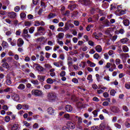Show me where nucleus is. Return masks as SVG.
Here are the masks:
<instances>
[{
	"label": "nucleus",
	"mask_w": 130,
	"mask_h": 130,
	"mask_svg": "<svg viewBox=\"0 0 130 130\" xmlns=\"http://www.w3.org/2000/svg\"><path fill=\"white\" fill-rule=\"evenodd\" d=\"M105 67L107 69H110V67H111V63L107 62Z\"/></svg>",
	"instance_id": "nucleus-61"
},
{
	"label": "nucleus",
	"mask_w": 130,
	"mask_h": 130,
	"mask_svg": "<svg viewBox=\"0 0 130 130\" xmlns=\"http://www.w3.org/2000/svg\"><path fill=\"white\" fill-rule=\"evenodd\" d=\"M11 120V118L9 116H7L5 117V121L6 122H9Z\"/></svg>",
	"instance_id": "nucleus-57"
},
{
	"label": "nucleus",
	"mask_w": 130,
	"mask_h": 130,
	"mask_svg": "<svg viewBox=\"0 0 130 130\" xmlns=\"http://www.w3.org/2000/svg\"><path fill=\"white\" fill-rule=\"evenodd\" d=\"M34 26H36V27H38V26H40V21H35Z\"/></svg>",
	"instance_id": "nucleus-58"
},
{
	"label": "nucleus",
	"mask_w": 130,
	"mask_h": 130,
	"mask_svg": "<svg viewBox=\"0 0 130 130\" xmlns=\"http://www.w3.org/2000/svg\"><path fill=\"white\" fill-rule=\"evenodd\" d=\"M16 108L17 109H18V110H20L21 108H23V105H21V104L17 105V106H16Z\"/></svg>",
	"instance_id": "nucleus-53"
},
{
	"label": "nucleus",
	"mask_w": 130,
	"mask_h": 130,
	"mask_svg": "<svg viewBox=\"0 0 130 130\" xmlns=\"http://www.w3.org/2000/svg\"><path fill=\"white\" fill-rule=\"evenodd\" d=\"M111 68L109 69V72H113V71L116 69V65H115L114 63H111Z\"/></svg>",
	"instance_id": "nucleus-20"
},
{
	"label": "nucleus",
	"mask_w": 130,
	"mask_h": 130,
	"mask_svg": "<svg viewBox=\"0 0 130 130\" xmlns=\"http://www.w3.org/2000/svg\"><path fill=\"white\" fill-rule=\"evenodd\" d=\"M110 110L112 112H113V113H118V112H119V109L115 106L111 107Z\"/></svg>",
	"instance_id": "nucleus-8"
},
{
	"label": "nucleus",
	"mask_w": 130,
	"mask_h": 130,
	"mask_svg": "<svg viewBox=\"0 0 130 130\" xmlns=\"http://www.w3.org/2000/svg\"><path fill=\"white\" fill-rule=\"evenodd\" d=\"M10 43L12 46H16V45H17V41H16V40H13V41L11 42Z\"/></svg>",
	"instance_id": "nucleus-42"
},
{
	"label": "nucleus",
	"mask_w": 130,
	"mask_h": 130,
	"mask_svg": "<svg viewBox=\"0 0 130 130\" xmlns=\"http://www.w3.org/2000/svg\"><path fill=\"white\" fill-rule=\"evenodd\" d=\"M116 93V91L114 89H112L110 91V95L111 96H114Z\"/></svg>",
	"instance_id": "nucleus-46"
},
{
	"label": "nucleus",
	"mask_w": 130,
	"mask_h": 130,
	"mask_svg": "<svg viewBox=\"0 0 130 130\" xmlns=\"http://www.w3.org/2000/svg\"><path fill=\"white\" fill-rule=\"evenodd\" d=\"M35 30V27H34V26H32L29 29V32L30 34H32L34 31Z\"/></svg>",
	"instance_id": "nucleus-40"
},
{
	"label": "nucleus",
	"mask_w": 130,
	"mask_h": 130,
	"mask_svg": "<svg viewBox=\"0 0 130 130\" xmlns=\"http://www.w3.org/2000/svg\"><path fill=\"white\" fill-rule=\"evenodd\" d=\"M24 44V40H23V39L19 38L17 40V46L18 47H21V46H23Z\"/></svg>",
	"instance_id": "nucleus-9"
},
{
	"label": "nucleus",
	"mask_w": 130,
	"mask_h": 130,
	"mask_svg": "<svg viewBox=\"0 0 130 130\" xmlns=\"http://www.w3.org/2000/svg\"><path fill=\"white\" fill-rule=\"evenodd\" d=\"M38 78V80L41 82H44V80H45V76L39 75Z\"/></svg>",
	"instance_id": "nucleus-26"
},
{
	"label": "nucleus",
	"mask_w": 130,
	"mask_h": 130,
	"mask_svg": "<svg viewBox=\"0 0 130 130\" xmlns=\"http://www.w3.org/2000/svg\"><path fill=\"white\" fill-rule=\"evenodd\" d=\"M22 109L28 110L29 109V105L26 104L22 105Z\"/></svg>",
	"instance_id": "nucleus-39"
},
{
	"label": "nucleus",
	"mask_w": 130,
	"mask_h": 130,
	"mask_svg": "<svg viewBox=\"0 0 130 130\" xmlns=\"http://www.w3.org/2000/svg\"><path fill=\"white\" fill-rule=\"evenodd\" d=\"M48 99L50 101H54L56 99V94L54 93H49L48 94Z\"/></svg>",
	"instance_id": "nucleus-4"
},
{
	"label": "nucleus",
	"mask_w": 130,
	"mask_h": 130,
	"mask_svg": "<svg viewBox=\"0 0 130 130\" xmlns=\"http://www.w3.org/2000/svg\"><path fill=\"white\" fill-rule=\"evenodd\" d=\"M37 30L38 32H39L40 31H45V28H44V27H42V26H40L37 27Z\"/></svg>",
	"instance_id": "nucleus-44"
},
{
	"label": "nucleus",
	"mask_w": 130,
	"mask_h": 130,
	"mask_svg": "<svg viewBox=\"0 0 130 130\" xmlns=\"http://www.w3.org/2000/svg\"><path fill=\"white\" fill-rule=\"evenodd\" d=\"M93 57L95 58V59H99V57H100V56L98 53H95L94 54Z\"/></svg>",
	"instance_id": "nucleus-52"
},
{
	"label": "nucleus",
	"mask_w": 130,
	"mask_h": 130,
	"mask_svg": "<svg viewBox=\"0 0 130 130\" xmlns=\"http://www.w3.org/2000/svg\"><path fill=\"white\" fill-rule=\"evenodd\" d=\"M108 54L109 55H110V56H112V57H114V55H113V54H114V51H113V50H110L108 52Z\"/></svg>",
	"instance_id": "nucleus-41"
},
{
	"label": "nucleus",
	"mask_w": 130,
	"mask_h": 130,
	"mask_svg": "<svg viewBox=\"0 0 130 130\" xmlns=\"http://www.w3.org/2000/svg\"><path fill=\"white\" fill-rule=\"evenodd\" d=\"M63 29H64V32H67V31L70 30V25L69 24V22H66L65 23Z\"/></svg>",
	"instance_id": "nucleus-18"
},
{
	"label": "nucleus",
	"mask_w": 130,
	"mask_h": 130,
	"mask_svg": "<svg viewBox=\"0 0 130 130\" xmlns=\"http://www.w3.org/2000/svg\"><path fill=\"white\" fill-rule=\"evenodd\" d=\"M67 126L69 128L74 129V128H76V123L71 121L68 122Z\"/></svg>",
	"instance_id": "nucleus-5"
},
{
	"label": "nucleus",
	"mask_w": 130,
	"mask_h": 130,
	"mask_svg": "<svg viewBox=\"0 0 130 130\" xmlns=\"http://www.w3.org/2000/svg\"><path fill=\"white\" fill-rule=\"evenodd\" d=\"M125 88L128 90L130 89V82H127L125 84Z\"/></svg>",
	"instance_id": "nucleus-43"
},
{
	"label": "nucleus",
	"mask_w": 130,
	"mask_h": 130,
	"mask_svg": "<svg viewBox=\"0 0 130 130\" xmlns=\"http://www.w3.org/2000/svg\"><path fill=\"white\" fill-rule=\"evenodd\" d=\"M129 39L125 38L123 39H122L120 40V42H121V43H122V44H125L126 43H127V42H128Z\"/></svg>",
	"instance_id": "nucleus-19"
},
{
	"label": "nucleus",
	"mask_w": 130,
	"mask_h": 130,
	"mask_svg": "<svg viewBox=\"0 0 130 130\" xmlns=\"http://www.w3.org/2000/svg\"><path fill=\"white\" fill-rule=\"evenodd\" d=\"M87 80L89 81V83H92V82H93V78H92V75L91 74L88 75L87 78Z\"/></svg>",
	"instance_id": "nucleus-31"
},
{
	"label": "nucleus",
	"mask_w": 130,
	"mask_h": 130,
	"mask_svg": "<svg viewBox=\"0 0 130 130\" xmlns=\"http://www.w3.org/2000/svg\"><path fill=\"white\" fill-rule=\"evenodd\" d=\"M91 130H100L99 127L98 126H93L91 127Z\"/></svg>",
	"instance_id": "nucleus-48"
},
{
	"label": "nucleus",
	"mask_w": 130,
	"mask_h": 130,
	"mask_svg": "<svg viewBox=\"0 0 130 130\" xmlns=\"http://www.w3.org/2000/svg\"><path fill=\"white\" fill-rule=\"evenodd\" d=\"M31 94L32 95H35V96H40L43 95V92H42V90H38V89L32 90L31 91Z\"/></svg>",
	"instance_id": "nucleus-2"
},
{
	"label": "nucleus",
	"mask_w": 130,
	"mask_h": 130,
	"mask_svg": "<svg viewBox=\"0 0 130 130\" xmlns=\"http://www.w3.org/2000/svg\"><path fill=\"white\" fill-rule=\"evenodd\" d=\"M121 60L119 58H116L115 60V62H116V64H120V62H121Z\"/></svg>",
	"instance_id": "nucleus-54"
},
{
	"label": "nucleus",
	"mask_w": 130,
	"mask_h": 130,
	"mask_svg": "<svg viewBox=\"0 0 130 130\" xmlns=\"http://www.w3.org/2000/svg\"><path fill=\"white\" fill-rule=\"evenodd\" d=\"M122 109L124 110V111H126V112H127V111H128V108L126 106H123Z\"/></svg>",
	"instance_id": "nucleus-55"
},
{
	"label": "nucleus",
	"mask_w": 130,
	"mask_h": 130,
	"mask_svg": "<svg viewBox=\"0 0 130 130\" xmlns=\"http://www.w3.org/2000/svg\"><path fill=\"white\" fill-rule=\"evenodd\" d=\"M55 17H56V14L50 13L48 15L47 19H48V20H50V19H52L53 18H55Z\"/></svg>",
	"instance_id": "nucleus-16"
},
{
	"label": "nucleus",
	"mask_w": 130,
	"mask_h": 130,
	"mask_svg": "<svg viewBox=\"0 0 130 130\" xmlns=\"http://www.w3.org/2000/svg\"><path fill=\"white\" fill-rule=\"evenodd\" d=\"M76 127L77 128H79V129L83 130V126L81 125L80 123H77V124L76 125Z\"/></svg>",
	"instance_id": "nucleus-49"
},
{
	"label": "nucleus",
	"mask_w": 130,
	"mask_h": 130,
	"mask_svg": "<svg viewBox=\"0 0 130 130\" xmlns=\"http://www.w3.org/2000/svg\"><path fill=\"white\" fill-rule=\"evenodd\" d=\"M64 117L65 118H67L68 120H70V114H66L64 115Z\"/></svg>",
	"instance_id": "nucleus-64"
},
{
	"label": "nucleus",
	"mask_w": 130,
	"mask_h": 130,
	"mask_svg": "<svg viewBox=\"0 0 130 130\" xmlns=\"http://www.w3.org/2000/svg\"><path fill=\"white\" fill-rule=\"evenodd\" d=\"M123 24L124 25V26H129V20L128 19L123 20Z\"/></svg>",
	"instance_id": "nucleus-27"
},
{
	"label": "nucleus",
	"mask_w": 130,
	"mask_h": 130,
	"mask_svg": "<svg viewBox=\"0 0 130 130\" xmlns=\"http://www.w3.org/2000/svg\"><path fill=\"white\" fill-rule=\"evenodd\" d=\"M79 3L83 5V6H90L92 4V2L90 0H79Z\"/></svg>",
	"instance_id": "nucleus-3"
},
{
	"label": "nucleus",
	"mask_w": 130,
	"mask_h": 130,
	"mask_svg": "<svg viewBox=\"0 0 130 130\" xmlns=\"http://www.w3.org/2000/svg\"><path fill=\"white\" fill-rule=\"evenodd\" d=\"M61 13L63 16H67V17H69V16H70V11H69V10H67L66 11L62 12Z\"/></svg>",
	"instance_id": "nucleus-33"
},
{
	"label": "nucleus",
	"mask_w": 130,
	"mask_h": 130,
	"mask_svg": "<svg viewBox=\"0 0 130 130\" xmlns=\"http://www.w3.org/2000/svg\"><path fill=\"white\" fill-rule=\"evenodd\" d=\"M44 88L46 89V90H49V89L51 88V85L49 84H46L45 85H44Z\"/></svg>",
	"instance_id": "nucleus-45"
},
{
	"label": "nucleus",
	"mask_w": 130,
	"mask_h": 130,
	"mask_svg": "<svg viewBox=\"0 0 130 130\" xmlns=\"http://www.w3.org/2000/svg\"><path fill=\"white\" fill-rule=\"evenodd\" d=\"M95 50L97 52H101L102 51V47L100 45H97L95 47Z\"/></svg>",
	"instance_id": "nucleus-25"
},
{
	"label": "nucleus",
	"mask_w": 130,
	"mask_h": 130,
	"mask_svg": "<svg viewBox=\"0 0 130 130\" xmlns=\"http://www.w3.org/2000/svg\"><path fill=\"white\" fill-rule=\"evenodd\" d=\"M115 13L118 16H122V15H124V14H125V11L122 10H117Z\"/></svg>",
	"instance_id": "nucleus-10"
},
{
	"label": "nucleus",
	"mask_w": 130,
	"mask_h": 130,
	"mask_svg": "<svg viewBox=\"0 0 130 130\" xmlns=\"http://www.w3.org/2000/svg\"><path fill=\"white\" fill-rule=\"evenodd\" d=\"M2 67L3 68H5L6 69H9L10 68V66L9 65V63H8V62L3 63L2 64Z\"/></svg>",
	"instance_id": "nucleus-35"
},
{
	"label": "nucleus",
	"mask_w": 130,
	"mask_h": 130,
	"mask_svg": "<svg viewBox=\"0 0 130 130\" xmlns=\"http://www.w3.org/2000/svg\"><path fill=\"white\" fill-rule=\"evenodd\" d=\"M6 84L8 86H11L12 85V78L9 75L6 77Z\"/></svg>",
	"instance_id": "nucleus-7"
},
{
	"label": "nucleus",
	"mask_w": 130,
	"mask_h": 130,
	"mask_svg": "<svg viewBox=\"0 0 130 130\" xmlns=\"http://www.w3.org/2000/svg\"><path fill=\"white\" fill-rule=\"evenodd\" d=\"M122 50L123 51V52H128V47H127V46L126 45H123L122 46Z\"/></svg>",
	"instance_id": "nucleus-30"
},
{
	"label": "nucleus",
	"mask_w": 130,
	"mask_h": 130,
	"mask_svg": "<svg viewBox=\"0 0 130 130\" xmlns=\"http://www.w3.org/2000/svg\"><path fill=\"white\" fill-rule=\"evenodd\" d=\"M31 82L34 84V85H38L39 84L38 80H32Z\"/></svg>",
	"instance_id": "nucleus-51"
},
{
	"label": "nucleus",
	"mask_w": 130,
	"mask_h": 130,
	"mask_svg": "<svg viewBox=\"0 0 130 130\" xmlns=\"http://www.w3.org/2000/svg\"><path fill=\"white\" fill-rule=\"evenodd\" d=\"M103 24L106 27H109L110 26V22L108 20H106L104 21Z\"/></svg>",
	"instance_id": "nucleus-28"
},
{
	"label": "nucleus",
	"mask_w": 130,
	"mask_h": 130,
	"mask_svg": "<svg viewBox=\"0 0 130 130\" xmlns=\"http://www.w3.org/2000/svg\"><path fill=\"white\" fill-rule=\"evenodd\" d=\"M8 16L11 19H15L17 17V13L14 12H9L8 14Z\"/></svg>",
	"instance_id": "nucleus-6"
},
{
	"label": "nucleus",
	"mask_w": 130,
	"mask_h": 130,
	"mask_svg": "<svg viewBox=\"0 0 130 130\" xmlns=\"http://www.w3.org/2000/svg\"><path fill=\"white\" fill-rule=\"evenodd\" d=\"M65 110H66L67 112H71V111H73V107L72 106L68 105L65 107Z\"/></svg>",
	"instance_id": "nucleus-13"
},
{
	"label": "nucleus",
	"mask_w": 130,
	"mask_h": 130,
	"mask_svg": "<svg viewBox=\"0 0 130 130\" xmlns=\"http://www.w3.org/2000/svg\"><path fill=\"white\" fill-rule=\"evenodd\" d=\"M87 63L89 64V67H90V68H94L96 67V64L95 63L92 62L89 60L87 61Z\"/></svg>",
	"instance_id": "nucleus-21"
},
{
	"label": "nucleus",
	"mask_w": 130,
	"mask_h": 130,
	"mask_svg": "<svg viewBox=\"0 0 130 130\" xmlns=\"http://www.w3.org/2000/svg\"><path fill=\"white\" fill-rule=\"evenodd\" d=\"M77 106L78 108H82V107H83V103L78 102L77 103Z\"/></svg>",
	"instance_id": "nucleus-47"
},
{
	"label": "nucleus",
	"mask_w": 130,
	"mask_h": 130,
	"mask_svg": "<svg viewBox=\"0 0 130 130\" xmlns=\"http://www.w3.org/2000/svg\"><path fill=\"white\" fill-rule=\"evenodd\" d=\"M14 11L16 13H18V12H19V11H20V7H19V6L15 7L14 8Z\"/></svg>",
	"instance_id": "nucleus-62"
},
{
	"label": "nucleus",
	"mask_w": 130,
	"mask_h": 130,
	"mask_svg": "<svg viewBox=\"0 0 130 130\" xmlns=\"http://www.w3.org/2000/svg\"><path fill=\"white\" fill-rule=\"evenodd\" d=\"M64 36V34L63 32H59L56 36V38H58V39H60L61 40L63 39V37Z\"/></svg>",
	"instance_id": "nucleus-17"
},
{
	"label": "nucleus",
	"mask_w": 130,
	"mask_h": 130,
	"mask_svg": "<svg viewBox=\"0 0 130 130\" xmlns=\"http://www.w3.org/2000/svg\"><path fill=\"white\" fill-rule=\"evenodd\" d=\"M48 113H49L51 115H52V114H54V109L51 107L48 108Z\"/></svg>",
	"instance_id": "nucleus-22"
},
{
	"label": "nucleus",
	"mask_w": 130,
	"mask_h": 130,
	"mask_svg": "<svg viewBox=\"0 0 130 130\" xmlns=\"http://www.w3.org/2000/svg\"><path fill=\"white\" fill-rule=\"evenodd\" d=\"M18 128H19V124H15L11 127L12 130H18Z\"/></svg>",
	"instance_id": "nucleus-29"
},
{
	"label": "nucleus",
	"mask_w": 130,
	"mask_h": 130,
	"mask_svg": "<svg viewBox=\"0 0 130 130\" xmlns=\"http://www.w3.org/2000/svg\"><path fill=\"white\" fill-rule=\"evenodd\" d=\"M20 18L21 19H24V18H26V14L24 13H21L20 14Z\"/></svg>",
	"instance_id": "nucleus-60"
},
{
	"label": "nucleus",
	"mask_w": 130,
	"mask_h": 130,
	"mask_svg": "<svg viewBox=\"0 0 130 130\" xmlns=\"http://www.w3.org/2000/svg\"><path fill=\"white\" fill-rule=\"evenodd\" d=\"M24 25H25V26H31V22L30 21H25L24 22Z\"/></svg>",
	"instance_id": "nucleus-59"
},
{
	"label": "nucleus",
	"mask_w": 130,
	"mask_h": 130,
	"mask_svg": "<svg viewBox=\"0 0 130 130\" xmlns=\"http://www.w3.org/2000/svg\"><path fill=\"white\" fill-rule=\"evenodd\" d=\"M83 123H85V124H86L87 126H89V125H91V124H92V122L91 121H89L88 122V121L87 119H84L83 120Z\"/></svg>",
	"instance_id": "nucleus-23"
},
{
	"label": "nucleus",
	"mask_w": 130,
	"mask_h": 130,
	"mask_svg": "<svg viewBox=\"0 0 130 130\" xmlns=\"http://www.w3.org/2000/svg\"><path fill=\"white\" fill-rule=\"evenodd\" d=\"M12 97L13 100H14V101H16L17 102H18V101L20 100V96L17 94H14L12 95Z\"/></svg>",
	"instance_id": "nucleus-14"
},
{
	"label": "nucleus",
	"mask_w": 130,
	"mask_h": 130,
	"mask_svg": "<svg viewBox=\"0 0 130 130\" xmlns=\"http://www.w3.org/2000/svg\"><path fill=\"white\" fill-rule=\"evenodd\" d=\"M47 84H53V80L51 78H48L47 79Z\"/></svg>",
	"instance_id": "nucleus-38"
},
{
	"label": "nucleus",
	"mask_w": 130,
	"mask_h": 130,
	"mask_svg": "<svg viewBox=\"0 0 130 130\" xmlns=\"http://www.w3.org/2000/svg\"><path fill=\"white\" fill-rule=\"evenodd\" d=\"M35 67L36 70H37V71H39V72H43L44 70L43 67L40 66V65L38 64H35Z\"/></svg>",
	"instance_id": "nucleus-11"
},
{
	"label": "nucleus",
	"mask_w": 130,
	"mask_h": 130,
	"mask_svg": "<svg viewBox=\"0 0 130 130\" xmlns=\"http://www.w3.org/2000/svg\"><path fill=\"white\" fill-rule=\"evenodd\" d=\"M22 37H23V38L25 39L26 41H29L28 38H31V35L28 34V29L26 28H24L23 29V32L22 34Z\"/></svg>",
	"instance_id": "nucleus-1"
},
{
	"label": "nucleus",
	"mask_w": 130,
	"mask_h": 130,
	"mask_svg": "<svg viewBox=\"0 0 130 130\" xmlns=\"http://www.w3.org/2000/svg\"><path fill=\"white\" fill-rule=\"evenodd\" d=\"M76 8H78V5L73 4V5H69L68 6V9L71 11H73V10H75Z\"/></svg>",
	"instance_id": "nucleus-12"
},
{
	"label": "nucleus",
	"mask_w": 130,
	"mask_h": 130,
	"mask_svg": "<svg viewBox=\"0 0 130 130\" xmlns=\"http://www.w3.org/2000/svg\"><path fill=\"white\" fill-rule=\"evenodd\" d=\"M25 88V85L23 84H19L17 87V89H18V90H24Z\"/></svg>",
	"instance_id": "nucleus-24"
},
{
	"label": "nucleus",
	"mask_w": 130,
	"mask_h": 130,
	"mask_svg": "<svg viewBox=\"0 0 130 130\" xmlns=\"http://www.w3.org/2000/svg\"><path fill=\"white\" fill-rule=\"evenodd\" d=\"M75 118L78 119L77 123H82L83 122V119H82V117H79L78 116H76Z\"/></svg>",
	"instance_id": "nucleus-32"
},
{
	"label": "nucleus",
	"mask_w": 130,
	"mask_h": 130,
	"mask_svg": "<svg viewBox=\"0 0 130 130\" xmlns=\"http://www.w3.org/2000/svg\"><path fill=\"white\" fill-rule=\"evenodd\" d=\"M98 111H99L98 110H95L92 112L94 117H97V116H98Z\"/></svg>",
	"instance_id": "nucleus-36"
},
{
	"label": "nucleus",
	"mask_w": 130,
	"mask_h": 130,
	"mask_svg": "<svg viewBox=\"0 0 130 130\" xmlns=\"http://www.w3.org/2000/svg\"><path fill=\"white\" fill-rule=\"evenodd\" d=\"M8 45H9V44L7 43V42H6V41L3 42L2 46L4 48H6L8 47Z\"/></svg>",
	"instance_id": "nucleus-37"
},
{
	"label": "nucleus",
	"mask_w": 130,
	"mask_h": 130,
	"mask_svg": "<svg viewBox=\"0 0 130 130\" xmlns=\"http://www.w3.org/2000/svg\"><path fill=\"white\" fill-rule=\"evenodd\" d=\"M107 126V124L106 123H102L100 125V129L104 130L106 128V126Z\"/></svg>",
	"instance_id": "nucleus-15"
},
{
	"label": "nucleus",
	"mask_w": 130,
	"mask_h": 130,
	"mask_svg": "<svg viewBox=\"0 0 130 130\" xmlns=\"http://www.w3.org/2000/svg\"><path fill=\"white\" fill-rule=\"evenodd\" d=\"M115 9H116V5H114L113 4H111L110 10L111 11H112V10L114 11Z\"/></svg>",
	"instance_id": "nucleus-56"
},
{
	"label": "nucleus",
	"mask_w": 130,
	"mask_h": 130,
	"mask_svg": "<svg viewBox=\"0 0 130 130\" xmlns=\"http://www.w3.org/2000/svg\"><path fill=\"white\" fill-rule=\"evenodd\" d=\"M60 77H64L66 76V72L65 71H61L60 73Z\"/></svg>",
	"instance_id": "nucleus-63"
},
{
	"label": "nucleus",
	"mask_w": 130,
	"mask_h": 130,
	"mask_svg": "<svg viewBox=\"0 0 130 130\" xmlns=\"http://www.w3.org/2000/svg\"><path fill=\"white\" fill-rule=\"evenodd\" d=\"M57 42L60 46H63V42L62 41H60L59 39H57Z\"/></svg>",
	"instance_id": "nucleus-50"
},
{
	"label": "nucleus",
	"mask_w": 130,
	"mask_h": 130,
	"mask_svg": "<svg viewBox=\"0 0 130 130\" xmlns=\"http://www.w3.org/2000/svg\"><path fill=\"white\" fill-rule=\"evenodd\" d=\"M120 56H121L122 59H125L128 56V54L127 53H122L120 55Z\"/></svg>",
	"instance_id": "nucleus-34"
}]
</instances>
